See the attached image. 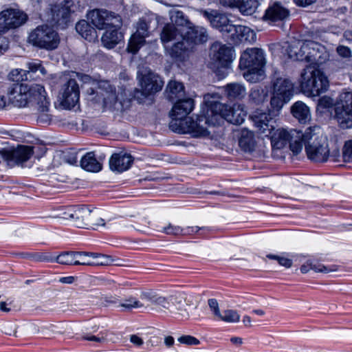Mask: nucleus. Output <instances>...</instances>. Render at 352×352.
<instances>
[{"label": "nucleus", "instance_id": "1", "mask_svg": "<svg viewBox=\"0 0 352 352\" xmlns=\"http://www.w3.org/2000/svg\"><path fill=\"white\" fill-rule=\"evenodd\" d=\"M7 97L9 103L14 107L33 108L36 120L40 124H49L51 122L50 101L43 85L14 83L8 88Z\"/></svg>", "mask_w": 352, "mask_h": 352}, {"label": "nucleus", "instance_id": "2", "mask_svg": "<svg viewBox=\"0 0 352 352\" xmlns=\"http://www.w3.org/2000/svg\"><path fill=\"white\" fill-rule=\"evenodd\" d=\"M57 210L58 213L55 217L70 220L74 226L80 228L104 227L110 221L104 209L93 206H63Z\"/></svg>", "mask_w": 352, "mask_h": 352}, {"label": "nucleus", "instance_id": "3", "mask_svg": "<svg viewBox=\"0 0 352 352\" xmlns=\"http://www.w3.org/2000/svg\"><path fill=\"white\" fill-rule=\"evenodd\" d=\"M305 145L308 159L314 162H325L330 156L327 138L317 126L309 127L303 133L302 144Z\"/></svg>", "mask_w": 352, "mask_h": 352}, {"label": "nucleus", "instance_id": "4", "mask_svg": "<svg viewBox=\"0 0 352 352\" xmlns=\"http://www.w3.org/2000/svg\"><path fill=\"white\" fill-rule=\"evenodd\" d=\"M318 104L322 108L335 106V118L342 129H349L352 126V92L343 91L334 102L333 98L324 96L320 98Z\"/></svg>", "mask_w": 352, "mask_h": 352}, {"label": "nucleus", "instance_id": "5", "mask_svg": "<svg viewBox=\"0 0 352 352\" xmlns=\"http://www.w3.org/2000/svg\"><path fill=\"white\" fill-rule=\"evenodd\" d=\"M318 64L311 63L302 72L300 78V88L302 93L308 96H318L326 91L329 82Z\"/></svg>", "mask_w": 352, "mask_h": 352}, {"label": "nucleus", "instance_id": "6", "mask_svg": "<svg viewBox=\"0 0 352 352\" xmlns=\"http://www.w3.org/2000/svg\"><path fill=\"white\" fill-rule=\"evenodd\" d=\"M84 80L90 85L86 90L88 100L98 103L102 99L104 108L115 107L118 101L116 88L109 82L92 80L89 76H85Z\"/></svg>", "mask_w": 352, "mask_h": 352}, {"label": "nucleus", "instance_id": "7", "mask_svg": "<svg viewBox=\"0 0 352 352\" xmlns=\"http://www.w3.org/2000/svg\"><path fill=\"white\" fill-rule=\"evenodd\" d=\"M324 50V47L316 42L296 41L289 45L287 53L289 58L295 60L320 64L324 59L322 56Z\"/></svg>", "mask_w": 352, "mask_h": 352}, {"label": "nucleus", "instance_id": "8", "mask_svg": "<svg viewBox=\"0 0 352 352\" xmlns=\"http://www.w3.org/2000/svg\"><path fill=\"white\" fill-rule=\"evenodd\" d=\"M28 42L36 48L52 51L58 47L60 38L52 26L43 24L38 25L29 33Z\"/></svg>", "mask_w": 352, "mask_h": 352}, {"label": "nucleus", "instance_id": "9", "mask_svg": "<svg viewBox=\"0 0 352 352\" xmlns=\"http://www.w3.org/2000/svg\"><path fill=\"white\" fill-rule=\"evenodd\" d=\"M270 135L273 148L280 149L289 143V148L294 154L297 155L302 151V139H303L302 131L296 129L288 131L282 128L274 129Z\"/></svg>", "mask_w": 352, "mask_h": 352}, {"label": "nucleus", "instance_id": "10", "mask_svg": "<svg viewBox=\"0 0 352 352\" xmlns=\"http://www.w3.org/2000/svg\"><path fill=\"white\" fill-rule=\"evenodd\" d=\"M157 19L158 16L154 14L139 19L135 25V32L131 35L127 45L129 52L136 54L145 44V38L150 34V28Z\"/></svg>", "mask_w": 352, "mask_h": 352}, {"label": "nucleus", "instance_id": "11", "mask_svg": "<svg viewBox=\"0 0 352 352\" xmlns=\"http://www.w3.org/2000/svg\"><path fill=\"white\" fill-rule=\"evenodd\" d=\"M88 21L98 30H109L113 28H121L122 16L114 12L106 9H94L87 14Z\"/></svg>", "mask_w": 352, "mask_h": 352}, {"label": "nucleus", "instance_id": "12", "mask_svg": "<svg viewBox=\"0 0 352 352\" xmlns=\"http://www.w3.org/2000/svg\"><path fill=\"white\" fill-rule=\"evenodd\" d=\"M217 122L214 119V115L211 120H209L204 116H199L196 118V120L192 118H187L185 121L180 122L178 126H173V124H170V128L173 131L177 133H189L194 137H205L209 133L207 129L208 125H214Z\"/></svg>", "mask_w": 352, "mask_h": 352}, {"label": "nucleus", "instance_id": "13", "mask_svg": "<svg viewBox=\"0 0 352 352\" xmlns=\"http://www.w3.org/2000/svg\"><path fill=\"white\" fill-rule=\"evenodd\" d=\"M210 111L212 113H214V119L217 123L223 118L230 123L241 124L247 116L244 106L239 104H234L231 107L225 104L216 102L212 105Z\"/></svg>", "mask_w": 352, "mask_h": 352}, {"label": "nucleus", "instance_id": "14", "mask_svg": "<svg viewBox=\"0 0 352 352\" xmlns=\"http://www.w3.org/2000/svg\"><path fill=\"white\" fill-rule=\"evenodd\" d=\"M294 86L286 78H277L273 83L272 96L270 100L272 109L279 111L283 105L288 102L293 96Z\"/></svg>", "mask_w": 352, "mask_h": 352}, {"label": "nucleus", "instance_id": "15", "mask_svg": "<svg viewBox=\"0 0 352 352\" xmlns=\"http://www.w3.org/2000/svg\"><path fill=\"white\" fill-rule=\"evenodd\" d=\"M58 100L65 109H71L78 104L80 98V87L74 78H65L58 92Z\"/></svg>", "mask_w": 352, "mask_h": 352}, {"label": "nucleus", "instance_id": "16", "mask_svg": "<svg viewBox=\"0 0 352 352\" xmlns=\"http://www.w3.org/2000/svg\"><path fill=\"white\" fill-rule=\"evenodd\" d=\"M28 19L27 14L17 8H9L0 12V35L23 25Z\"/></svg>", "mask_w": 352, "mask_h": 352}, {"label": "nucleus", "instance_id": "17", "mask_svg": "<svg viewBox=\"0 0 352 352\" xmlns=\"http://www.w3.org/2000/svg\"><path fill=\"white\" fill-rule=\"evenodd\" d=\"M0 153L9 166L25 167L34 154V147L27 145H18L15 148L3 151Z\"/></svg>", "mask_w": 352, "mask_h": 352}, {"label": "nucleus", "instance_id": "18", "mask_svg": "<svg viewBox=\"0 0 352 352\" xmlns=\"http://www.w3.org/2000/svg\"><path fill=\"white\" fill-rule=\"evenodd\" d=\"M71 12L70 1L65 3L52 4L45 12V20L52 24L64 28L68 21Z\"/></svg>", "mask_w": 352, "mask_h": 352}, {"label": "nucleus", "instance_id": "19", "mask_svg": "<svg viewBox=\"0 0 352 352\" xmlns=\"http://www.w3.org/2000/svg\"><path fill=\"white\" fill-rule=\"evenodd\" d=\"M140 79V89L137 94H141L144 97L155 94L162 90L164 81L161 77L151 70H145Z\"/></svg>", "mask_w": 352, "mask_h": 352}, {"label": "nucleus", "instance_id": "20", "mask_svg": "<svg viewBox=\"0 0 352 352\" xmlns=\"http://www.w3.org/2000/svg\"><path fill=\"white\" fill-rule=\"evenodd\" d=\"M276 110L272 109L268 112L256 111L252 116V120L258 132L265 135H270L275 129V117L278 116Z\"/></svg>", "mask_w": 352, "mask_h": 352}, {"label": "nucleus", "instance_id": "21", "mask_svg": "<svg viewBox=\"0 0 352 352\" xmlns=\"http://www.w3.org/2000/svg\"><path fill=\"white\" fill-rule=\"evenodd\" d=\"M201 13L210 23L211 25L221 32L230 34V37H234L232 30H234V25L230 23L228 16L221 12L215 10H201Z\"/></svg>", "mask_w": 352, "mask_h": 352}, {"label": "nucleus", "instance_id": "22", "mask_svg": "<svg viewBox=\"0 0 352 352\" xmlns=\"http://www.w3.org/2000/svg\"><path fill=\"white\" fill-rule=\"evenodd\" d=\"M265 64L264 52L261 49L248 48L241 56L239 67L241 69H245L247 68L263 67Z\"/></svg>", "mask_w": 352, "mask_h": 352}, {"label": "nucleus", "instance_id": "23", "mask_svg": "<svg viewBox=\"0 0 352 352\" xmlns=\"http://www.w3.org/2000/svg\"><path fill=\"white\" fill-rule=\"evenodd\" d=\"M173 105L170 116L173 120L170 125L173 123V126H178L180 122H184V118L192 111L194 108V100L191 98L178 99Z\"/></svg>", "mask_w": 352, "mask_h": 352}, {"label": "nucleus", "instance_id": "24", "mask_svg": "<svg viewBox=\"0 0 352 352\" xmlns=\"http://www.w3.org/2000/svg\"><path fill=\"white\" fill-rule=\"evenodd\" d=\"M182 39L186 41L190 48L192 49L195 45H199L208 41V34L206 28L201 26L195 25L191 23L186 29L182 30Z\"/></svg>", "mask_w": 352, "mask_h": 352}, {"label": "nucleus", "instance_id": "25", "mask_svg": "<svg viewBox=\"0 0 352 352\" xmlns=\"http://www.w3.org/2000/svg\"><path fill=\"white\" fill-rule=\"evenodd\" d=\"M154 305L157 306L159 309L164 312L166 311L172 312L173 307L175 306L177 309L180 311V315L183 316H188L189 315L186 309L183 307L186 304L184 303V298L180 295L179 296H173L170 298H165L157 295Z\"/></svg>", "mask_w": 352, "mask_h": 352}, {"label": "nucleus", "instance_id": "26", "mask_svg": "<svg viewBox=\"0 0 352 352\" xmlns=\"http://www.w3.org/2000/svg\"><path fill=\"white\" fill-rule=\"evenodd\" d=\"M210 56L217 67L227 68L232 61L233 53L230 47L220 43H215L211 46Z\"/></svg>", "mask_w": 352, "mask_h": 352}, {"label": "nucleus", "instance_id": "27", "mask_svg": "<svg viewBox=\"0 0 352 352\" xmlns=\"http://www.w3.org/2000/svg\"><path fill=\"white\" fill-rule=\"evenodd\" d=\"M167 54L177 61H184L192 50L183 39L177 41L170 47H166Z\"/></svg>", "mask_w": 352, "mask_h": 352}, {"label": "nucleus", "instance_id": "28", "mask_svg": "<svg viewBox=\"0 0 352 352\" xmlns=\"http://www.w3.org/2000/svg\"><path fill=\"white\" fill-rule=\"evenodd\" d=\"M121 28H113L105 30L101 36L102 45L108 49H113L124 39V34L120 31Z\"/></svg>", "mask_w": 352, "mask_h": 352}, {"label": "nucleus", "instance_id": "29", "mask_svg": "<svg viewBox=\"0 0 352 352\" xmlns=\"http://www.w3.org/2000/svg\"><path fill=\"white\" fill-rule=\"evenodd\" d=\"M132 162L130 155L125 153H114L109 160V166L112 170L120 173L129 169Z\"/></svg>", "mask_w": 352, "mask_h": 352}, {"label": "nucleus", "instance_id": "30", "mask_svg": "<svg viewBox=\"0 0 352 352\" xmlns=\"http://www.w3.org/2000/svg\"><path fill=\"white\" fill-rule=\"evenodd\" d=\"M289 10L279 3H274L265 11L263 19L272 22L283 21L289 16Z\"/></svg>", "mask_w": 352, "mask_h": 352}, {"label": "nucleus", "instance_id": "31", "mask_svg": "<svg viewBox=\"0 0 352 352\" xmlns=\"http://www.w3.org/2000/svg\"><path fill=\"white\" fill-rule=\"evenodd\" d=\"M80 252H63L54 257V261L61 265H93L91 262L80 261L77 258L80 257Z\"/></svg>", "mask_w": 352, "mask_h": 352}, {"label": "nucleus", "instance_id": "32", "mask_svg": "<svg viewBox=\"0 0 352 352\" xmlns=\"http://www.w3.org/2000/svg\"><path fill=\"white\" fill-rule=\"evenodd\" d=\"M183 32L173 23H166L160 33V39L163 43L177 41L182 39Z\"/></svg>", "mask_w": 352, "mask_h": 352}, {"label": "nucleus", "instance_id": "33", "mask_svg": "<svg viewBox=\"0 0 352 352\" xmlns=\"http://www.w3.org/2000/svg\"><path fill=\"white\" fill-rule=\"evenodd\" d=\"M223 89L226 97L230 100H241L246 96V88L240 82L229 83Z\"/></svg>", "mask_w": 352, "mask_h": 352}, {"label": "nucleus", "instance_id": "34", "mask_svg": "<svg viewBox=\"0 0 352 352\" xmlns=\"http://www.w3.org/2000/svg\"><path fill=\"white\" fill-rule=\"evenodd\" d=\"M239 145L245 152H253L256 146V142L253 132L246 129H242L239 140Z\"/></svg>", "mask_w": 352, "mask_h": 352}, {"label": "nucleus", "instance_id": "35", "mask_svg": "<svg viewBox=\"0 0 352 352\" xmlns=\"http://www.w3.org/2000/svg\"><path fill=\"white\" fill-rule=\"evenodd\" d=\"M94 26L91 27L85 20L78 21L76 25V32L85 40L89 42H94L98 38V34Z\"/></svg>", "mask_w": 352, "mask_h": 352}, {"label": "nucleus", "instance_id": "36", "mask_svg": "<svg viewBox=\"0 0 352 352\" xmlns=\"http://www.w3.org/2000/svg\"><path fill=\"white\" fill-rule=\"evenodd\" d=\"M234 37H230L233 41L239 40L241 42L253 43L256 41V34L250 28L243 25H234L232 30Z\"/></svg>", "mask_w": 352, "mask_h": 352}, {"label": "nucleus", "instance_id": "37", "mask_svg": "<svg viewBox=\"0 0 352 352\" xmlns=\"http://www.w3.org/2000/svg\"><path fill=\"white\" fill-rule=\"evenodd\" d=\"M291 111L294 117L301 123L305 124L311 120L309 108L301 101L295 102L292 106Z\"/></svg>", "mask_w": 352, "mask_h": 352}, {"label": "nucleus", "instance_id": "38", "mask_svg": "<svg viewBox=\"0 0 352 352\" xmlns=\"http://www.w3.org/2000/svg\"><path fill=\"white\" fill-rule=\"evenodd\" d=\"M165 94L170 101L178 100L184 95V87L179 82L170 80L167 85Z\"/></svg>", "mask_w": 352, "mask_h": 352}, {"label": "nucleus", "instance_id": "39", "mask_svg": "<svg viewBox=\"0 0 352 352\" xmlns=\"http://www.w3.org/2000/svg\"><path fill=\"white\" fill-rule=\"evenodd\" d=\"M81 167L87 171L97 173L102 169V164L99 162L94 153H87L80 161Z\"/></svg>", "mask_w": 352, "mask_h": 352}, {"label": "nucleus", "instance_id": "40", "mask_svg": "<svg viewBox=\"0 0 352 352\" xmlns=\"http://www.w3.org/2000/svg\"><path fill=\"white\" fill-rule=\"evenodd\" d=\"M169 16L171 23L180 27L179 30L186 29L192 23L185 16L184 13L179 10H170L169 12Z\"/></svg>", "mask_w": 352, "mask_h": 352}, {"label": "nucleus", "instance_id": "41", "mask_svg": "<svg viewBox=\"0 0 352 352\" xmlns=\"http://www.w3.org/2000/svg\"><path fill=\"white\" fill-rule=\"evenodd\" d=\"M259 6L258 0H239L235 8H237L243 15H252Z\"/></svg>", "mask_w": 352, "mask_h": 352}, {"label": "nucleus", "instance_id": "42", "mask_svg": "<svg viewBox=\"0 0 352 352\" xmlns=\"http://www.w3.org/2000/svg\"><path fill=\"white\" fill-rule=\"evenodd\" d=\"M267 96V92L263 89L254 87L250 90L248 96L249 102L255 105L261 104L266 100Z\"/></svg>", "mask_w": 352, "mask_h": 352}, {"label": "nucleus", "instance_id": "43", "mask_svg": "<svg viewBox=\"0 0 352 352\" xmlns=\"http://www.w3.org/2000/svg\"><path fill=\"white\" fill-rule=\"evenodd\" d=\"M263 67L247 68V71L243 74V77L251 83H256L263 78Z\"/></svg>", "mask_w": 352, "mask_h": 352}, {"label": "nucleus", "instance_id": "44", "mask_svg": "<svg viewBox=\"0 0 352 352\" xmlns=\"http://www.w3.org/2000/svg\"><path fill=\"white\" fill-rule=\"evenodd\" d=\"M218 319L228 323H236L240 320V315L236 310L226 309Z\"/></svg>", "mask_w": 352, "mask_h": 352}, {"label": "nucleus", "instance_id": "45", "mask_svg": "<svg viewBox=\"0 0 352 352\" xmlns=\"http://www.w3.org/2000/svg\"><path fill=\"white\" fill-rule=\"evenodd\" d=\"M27 258H31L36 261H47V262H54V256H53L50 253H35V254H28L26 256Z\"/></svg>", "mask_w": 352, "mask_h": 352}, {"label": "nucleus", "instance_id": "46", "mask_svg": "<svg viewBox=\"0 0 352 352\" xmlns=\"http://www.w3.org/2000/svg\"><path fill=\"white\" fill-rule=\"evenodd\" d=\"M342 157L344 162H351L352 159V140L345 142L342 148Z\"/></svg>", "mask_w": 352, "mask_h": 352}, {"label": "nucleus", "instance_id": "47", "mask_svg": "<svg viewBox=\"0 0 352 352\" xmlns=\"http://www.w3.org/2000/svg\"><path fill=\"white\" fill-rule=\"evenodd\" d=\"M120 307L127 309H131L133 308L142 307L143 304L141 303L136 298L131 296L126 298L124 302L120 304Z\"/></svg>", "mask_w": 352, "mask_h": 352}, {"label": "nucleus", "instance_id": "48", "mask_svg": "<svg viewBox=\"0 0 352 352\" xmlns=\"http://www.w3.org/2000/svg\"><path fill=\"white\" fill-rule=\"evenodd\" d=\"M339 266L337 265H324L321 263H316V266L314 267V272L327 274L336 272Z\"/></svg>", "mask_w": 352, "mask_h": 352}, {"label": "nucleus", "instance_id": "49", "mask_svg": "<svg viewBox=\"0 0 352 352\" xmlns=\"http://www.w3.org/2000/svg\"><path fill=\"white\" fill-rule=\"evenodd\" d=\"M28 68L29 72H36L39 71L43 75L46 74V70L42 66L41 62L40 60H35L32 62H30L28 63Z\"/></svg>", "mask_w": 352, "mask_h": 352}, {"label": "nucleus", "instance_id": "50", "mask_svg": "<svg viewBox=\"0 0 352 352\" xmlns=\"http://www.w3.org/2000/svg\"><path fill=\"white\" fill-rule=\"evenodd\" d=\"M184 230L179 226L168 224L163 228V232L166 234L178 235L184 234Z\"/></svg>", "mask_w": 352, "mask_h": 352}, {"label": "nucleus", "instance_id": "51", "mask_svg": "<svg viewBox=\"0 0 352 352\" xmlns=\"http://www.w3.org/2000/svg\"><path fill=\"white\" fill-rule=\"evenodd\" d=\"M178 341L181 344L186 345H198L200 343L198 339L190 335H184L179 337Z\"/></svg>", "mask_w": 352, "mask_h": 352}, {"label": "nucleus", "instance_id": "52", "mask_svg": "<svg viewBox=\"0 0 352 352\" xmlns=\"http://www.w3.org/2000/svg\"><path fill=\"white\" fill-rule=\"evenodd\" d=\"M208 305L216 318H218L219 316H221V313L219 307L218 302L216 299H209Z\"/></svg>", "mask_w": 352, "mask_h": 352}, {"label": "nucleus", "instance_id": "53", "mask_svg": "<svg viewBox=\"0 0 352 352\" xmlns=\"http://www.w3.org/2000/svg\"><path fill=\"white\" fill-rule=\"evenodd\" d=\"M63 159L69 164H74L77 162V158L74 152H67L64 153Z\"/></svg>", "mask_w": 352, "mask_h": 352}, {"label": "nucleus", "instance_id": "54", "mask_svg": "<svg viewBox=\"0 0 352 352\" xmlns=\"http://www.w3.org/2000/svg\"><path fill=\"white\" fill-rule=\"evenodd\" d=\"M151 221L146 219H142L140 220V223L135 227L136 230L142 232H146L149 228Z\"/></svg>", "mask_w": 352, "mask_h": 352}, {"label": "nucleus", "instance_id": "55", "mask_svg": "<svg viewBox=\"0 0 352 352\" xmlns=\"http://www.w3.org/2000/svg\"><path fill=\"white\" fill-rule=\"evenodd\" d=\"M315 266H316V263H313L311 261H307L305 263L301 265L300 270L302 274H306L311 270L314 271Z\"/></svg>", "mask_w": 352, "mask_h": 352}, {"label": "nucleus", "instance_id": "56", "mask_svg": "<svg viewBox=\"0 0 352 352\" xmlns=\"http://www.w3.org/2000/svg\"><path fill=\"white\" fill-rule=\"evenodd\" d=\"M9 48V41L6 37L0 36V56L3 54Z\"/></svg>", "mask_w": 352, "mask_h": 352}, {"label": "nucleus", "instance_id": "57", "mask_svg": "<svg viewBox=\"0 0 352 352\" xmlns=\"http://www.w3.org/2000/svg\"><path fill=\"white\" fill-rule=\"evenodd\" d=\"M157 296V295L152 292H142L141 294L142 299L147 300L152 302L153 304H155Z\"/></svg>", "mask_w": 352, "mask_h": 352}, {"label": "nucleus", "instance_id": "58", "mask_svg": "<svg viewBox=\"0 0 352 352\" xmlns=\"http://www.w3.org/2000/svg\"><path fill=\"white\" fill-rule=\"evenodd\" d=\"M337 52L342 57H349L351 55V50L348 47L340 45L337 47Z\"/></svg>", "mask_w": 352, "mask_h": 352}, {"label": "nucleus", "instance_id": "59", "mask_svg": "<svg viewBox=\"0 0 352 352\" xmlns=\"http://www.w3.org/2000/svg\"><path fill=\"white\" fill-rule=\"evenodd\" d=\"M100 258H101L100 261H98L97 263H94L93 265H108L109 263L113 261V259L111 256L105 255V254H101ZM93 263V262H91Z\"/></svg>", "mask_w": 352, "mask_h": 352}, {"label": "nucleus", "instance_id": "60", "mask_svg": "<svg viewBox=\"0 0 352 352\" xmlns=\"http://www.w3.org/2000/svg\"><path fill=\"white\" fill-rule=\"evenodd\" d=\"M219 2L224 7L234 8L237 6L239 0H219Z\"/></svg>", "mask_w": 352, "mask_h": 352}, {"label": "nucleus", "instance_id": "61", "mask_svg": "<svg viewBox=\"0 0 352 352\" xmlns=\"http://www.w3.org/2000/svg\"><path fill=\"white\" fill-rule=\"evenodd\" d=\"M84 339L86 340L96 342L99 343H102L106 341V338L103 336H87L84 337Z\"/></svg>", "mask_w": 352, "mask_h": 352}, {"label": "nucleus", "instance_id": "62", "mask_svg": "<svg viewBox=\"0 0 352 352\" xmlns=\"http://www.w3.org/2000/svg\"><path fill=\"white\" fill-rule=\"evenodd\" d=\"M116 285L119 287H131L133 285V283L127 278H117Z\"/></svg>", "mask_w": 352, "mask_h": 352}, {"label": "nucleus", "instance_id": "63", "mask_svg": "<svg viewBox=\"0 0 352 352\" xmlns=\"http://www.w3.org/2000/svg\"><path fill=\"white\" fill-rule=\"evenodd\" d=\"M21 72L25 73V71L22 70V69L12 70L10 74V78H12L13 80H16V81L23 80V78L19 76V75H21V76H22V75L21 74Z\"/></svg>", "mask_w": 352, "mask_h": 352}, {"label": "nucleus", "instance_id": "64", "mask_svg": "<svg viewBox=\"0 0 352 352\" xmlns=\"http://www.w3.org/2000/svg\"><path fill=\"white\" fill-rule=\"evenodd\" d=\"M230 340L232 344L236 347H240L243 344V339L241 337L233 336L230 338Z\"/></svg>", "mask_w": 352, "mask_h": 352}]
</instances>
